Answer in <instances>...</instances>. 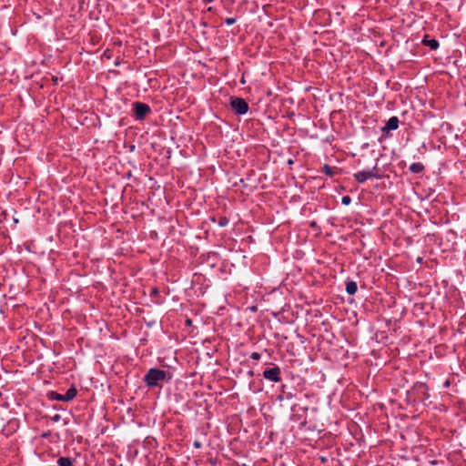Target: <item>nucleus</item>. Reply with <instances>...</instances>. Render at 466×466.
I'll list each match as a JSON object with an SVG mask.
<instances>
[{
    "mask_svg": "<svg viewBox=\"0 0 466 466\" xmlns=\"http://www.w3.org/2000/svg\"><path fill=\"white\" fill-rule=\"evenodd\" d=\"M171 380L170 374L163 370L152 368L145 375V382L150 387H162V382Z\"/></svg>",
    "mask_w": 466,
    "mask_h": 466,
    "instance_id": "1",
    "label": "nucleus"
},
{
    "mask_svg": "<svg viewBox=\"0 0 466 466\" xmlns=\"http://www.w3.org/2000/svg\"><path fill=\"white\" fill-rule=\"evenodd\" d=\"M353 177L359 183H364L370 178H380V175L378 174L377 166H374L372 169L359 171Z\"/></svg>",
    "mask_w": 466,
    "mask_h": 466,
    "instance_id": "2",
    "label": "nucleus"
},
{
    "mask_svg": "<svg viewBox=\"0 0 466 466\" xmlns=\"http://www.w3.org/2000/svg\"><path fill=\"white\" fill-rule=\"evenodd\" d=\"M232 109L238 115H244L248 110V105L245 99L240 97H232L230 102Z\"/></svg>",
    "mask_w": 466,
    "mask_h": 466,
    "instance_id": "3",
    "label": "nucleus"
},
{
    "mask_svg": "<svg viewBox=\"0 0 466 466\" xmlns=\"http://www.w3.org/2000/svg\"><path fill=\"white\" fill-rule=\"evenodd\" d=\"M263 376L268 380L278 382L280 380V369L279 367L268 369L264 370Z\"/></svg>",
    "mask_w": 466,
    "mask_h": 466,
    "instance_id": "4",
    "label": "nucleus"
},
{
    "mask_svg": "<svg viewBox=\"0 0 466 466\" xmlns=\"http://www.w3.org/2000/svg\"><path fill=\"white\" fill-rule=\"evenodd\" d=\"M134 106L136 116L138 119H143L146 116V115L150 111V108L147 104H143L140 102L135 103Z\"/></svg>",
    "mask_w": 466,
    "mask_h": 466,
    "instance_id": "5",
    "label": "nucleus"
},
{
    "mask_svg": "<svg viewBox=\"0 0 466 466\" xmlns=\"http://www.w3.org/2000/svg\"><path fill=\"white\" fill-rule=\"evenodd\" d=\"M399 127V118L397 116H391L385 127L382 128L383 131L389 132L391 130H396Z\"/></svg>",
    "mask_w": 466,
    "mask_h": 466,
    "instance_id": "6",
    "label": "nucleus"
},
{
    "mask_svg": "<svg viewBox=\"0 0 466 466\" xmlns=\"http://www.w3.org/2000/svg\"><path fill=\"white\" fill-rule=\"evenodd\" d=\"M358 286L355 281H348L346 283V291L350 295H353L357 292Z\"/></svg>",
    "mask_w": 466,
    "mask_h": 466,
    "instance_id": "7",
    "label": "nucleus"
},
{
    "mask_svg": "<svg viewBox=\"0 0 466 466\" xmlns=\"http://www.w3.org/2000/svg\"><path fill=\"white\" fill-rule=\"evenodd\" d=\"M76 393H77V391L74 387H71L70 389H68L66 390V394H64L65 401L72 400L76 396Z\"/></svg>",
    "mask_w": 466,
    "mask_h": 466,
    "instance_id": "8",
    "label": "nucleus"
},
{
    "mask_svg": "<svg viewBox=\"0 0 466 466\" xmlns=\"http://www.w3.org/2000/svg\"><path fill=\"white\" fill-rule=\"evenodd\" d=\"M57 464L59 466H72V461L70 458L67 457H60L57 460Z\"/></svg>",
    "mask_w": 466,
    "mask_h": 466,
    "instance_id": "9",
    "label": "nucleus"
},
{
    "mask_svg": "<svg viewBox=\"0 0 466 466\" xmlns=\"http://www.w3.org/2000/svg\"><path fill=\"white\" fill-rule=\"evenodd\" d=\"M424 167L420 163H412L410 170L413 173H420L423 170Z\"/></svg>",
    "mask_w": 466,
    "mask_h": 466,
    "instance_id": "10",
    "label": "nucleus"
},
{
    "mask_svg": "<svg viewBox=\"0 0 466 466\" xmlns=\"http://www.w3.org/2000/svg\"><path fill=\"white\" fill-rule=\"evenodd\" d=\"M431 49H437L439 47V42L435 39L425 42Z\"/></svg>",
    "mask_w": 466,
    "mask_h": 466,
    "instance_id": "11",
    "label": "nucleus"
},
{
    "mask_svg": "<svg viewBox=\"0 0 466 466\" xmlns=\"http://www.w3.org/2000/svg\"><path fill=\"white\" fill-rule=\"evenodd\" d=\"M351 202V198L350 196H343L341 198V203L345 206L350 205Z\"/></svg>",
    "mask_w": 466,
    "mask_h": 466,
    "instance_id": "12",
    "label": "nucleus"
},
{
    "mask_svg": "<svg viewBox=\"0 0 466 466\" xmlns=\"http://www.w3.org/2000/svg\"><path fill=\"white\" fill-rule=\"evenodd\" d=\"M225 22L228 25H232L233 24L236 23V18L228 17L225 20Z\"/></svg>",
    "mask_w": 466,
    "mask_h": 466,
    "instance_id": "13",
    "label": "nucleus"
},
{
    "mask_svg": "<svg viewBox=\"0 0 466 466\" xmlns=\"http://www.w3.org/2000/svg\"><path fill=\"white\" fill-rule=\"evenodd\" d=\"M324 169H325V173L329 176H332L333 172H332V169L328 165H325L324 166Z\"/></svg>",
    "mask_w": 466,
    "mask_h": 466,
    "instance_id": "14",
    "label": "nucleus"
},
{
    "mask_svg": "<svg viewBox=\"0 0 466 466\" xmlns=\"http://www.w3.org/2000/svg\"><path fill=\"white\" fill-rule=\"evenodd\" d=\"M250 358L252 360H258L260 359V354L258 352H253Z\"/></svg>",
    "mask_w": 466,
    "mask_h": 466,
    "instance_id": "15",
    "label": "nucleus"
},
{
    "mask_svg": "<svg viewBox=\"0 0 466 466\" xmlns=\"http://www.w3.org/2000/svg\"><path fill=\"white\" fill-rule=\"evenodd\" d=\"M53 394L55 395L54 399H56L57 400L65 401L64 395H61V394H58V393H53Z\"/></svg>",
    "mask_w": 466,
    "mask_h": 466,
    "instance_id": "16",
    "label": "nucleus"
},
{
    "mask_svg": "<svg viewBox=\"0 0 466 466\" xmlns=\"http://www.w3.org/2000/svg\"><path fill=\"white\" fill-rule=\"evenodd\" d=\"M194 446L197 447V448H199L200 447V442L199 441H195L194 442Z\"/></svg>",
    "mask_w": 466,
    "mask_h": 466,
    "instance_id": "17",
    "label": "nucleus"
},
{
    "mask_svg": "<svg viewBox=\"0 0 466 466\" xmlns=\"http://www.w3.org/2000/svg\"><path fill=\"white\" fill-rule=\"evenodd\" d=\"M187 324H190V323H191V320H190V319H187Z\"/></svg>",
    "mask_w": 466,
    "mask_h": 466,
    "instance_id": "18",
    "label": "nucleus"
},
{
    "mask_svg": "<svg viewBox=\"0 0 466 466\" xmlns=\"http://www.w3.org/2000/svg\"><path fill=\"white\" fill-rule=\"evenodd\" d=\"M213 0H208V2L211 3Z\"/></svg>",
    "mask_w": 466,
    "mask_h": 466,
    "instance_id": "19",
    "label": "nucleus"
}]
</instances>
